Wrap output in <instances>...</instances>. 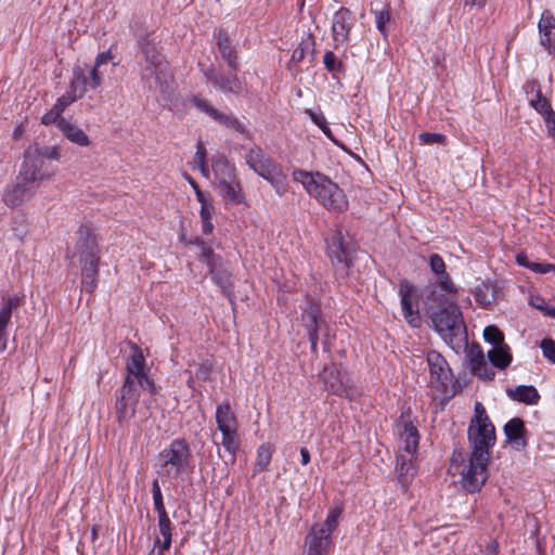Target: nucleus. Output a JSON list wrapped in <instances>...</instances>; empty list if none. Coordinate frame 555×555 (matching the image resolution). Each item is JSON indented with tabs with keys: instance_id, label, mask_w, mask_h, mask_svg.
<instances>
[{
	"instance_id": "nucleus-1",
	"label": "nucleus",
	"mask_w": 555,
	"mask_h": 555,
	"mask_svg": "<svg viewBox=\"0 0 555 555\" xmlns=\"http://www.w3.org/2000/svg\"><path fill=\"white\" fill-rule=\"evenodd\" d=\"M470 456L468 464L463 468L462 485L468 492L474 493L481 489L487 481L490 449L495 443V428L489 420L483 405L475 404V417L467 430Z\"/></svg>"
},
{
	"instance_id": "nucleus-2",
	"label": "nucleus",
	"mask_w": 555,
	"mask_h": 555,
	"mask_svg": "<svg viewBox=\"0 0 555 555\" xmlns=\"http://www.w3.org/2000/svg\"><path fill=\"white\" fill-rule=\"evenodd\" d=\"M427 313L433 322L434 328L448 344L465 334L462 312L456 305L454 296H447L437 291H430L426 300Z\"/></svg>"
},
{
	"instance_id": "nucleus-3",
	"label": "nucleus",
	"mask_w": 555,
	"mask_h": 555,
	"mask_svg": "<svg viewBox=\"0 0 555 555\" xmlns=\"http://www.w3.org/2000/svg\"><path fill=\"white\" fill-rule=\"evenodd\" d=\"M292 176L294 181L301 183L307 193L328 211L343 212L348 209L345 192L324 173L295 169Z\"/></svg>"
},
{
	"instance_id": "nucleus-4",
	"label": "nucleus",
	"mask_w": 555,
	"mask_h": 555,
	"mask_svg": "<svg viewBox=\"0 0 555 555\" xmlns=\"http://www.w3.org/2000/svg\"><path fill=\"white\" fill-rule=\"evenodd\" d=\"M39 168L38 157L28 156L27 160H23L15 182L3 193L2 199L8 207L15 208L28 202L35 195L40 183L50 178V172H41Z\"/></svg>"
},
{
	"instance_id": "nucleus-5",
	"label": "nucleus",
	"mask_w": 555,
	"mask_h": 555,
	"mask_svg": "<svg viewBox=\"0 0 555 555\" xmlns=\"http://www.w3.org/2000/svg\"><path fill=\"white\" fill-rule=\"evenodd\" d=\"M77 235L74 256H78L81 267V291L92 294L98 286L100 248L89 224H81Z\"/></svg>"
},
{
	"instance_id": "nucleus-6",
	"label": "nucleus",
	"mask_w": 555,
	"mask_h": 555,
	"mask_svg": "<svg viewBox=\"0 0 555 555\" xmlns=\"http://www.w3.org/2000/svg\"><path fill=\"white\" fill-rule=\"evenodd\" d=\"M137 44L142 59L145 62L141 78L149 81L154 77L155 83L159 87L162 93L166 92L168 87V75L166 74V62L160 49L158 48L153 33L146 29H139L134 34Z\"/></svg>"
},
{
	"instance_id": "nucleus-7",
	"label": "nucleus",
	"mask_w": 555,
	"mask_h": 555,
	"mask_svg": "<svg viewBox=\"0 0 555 555\" xmlns=\"http://www.w3.org/2000/svg\"><path fill=\"white\" fill-rule=\"evenodd\" d=\"M245 162L255 173L270 183L279 196L286 194L288 191L287 176L282 166L260 146H251L245 156Z\"/></svg>"
},
{
	"instance_id": "nucleus-8",
	"label": "nucleus",
	"mask_w": 555,
	"mask_h": 555,
	"mask_svg": "<svg viewBox=\"0 0 555 555\" xmlns=\"http://www.w3.org/2000/svg\"><path fill=\"white\" fill-rule=\"evenodd\" d=\"M162 462L160 466L165 469V476L168 478H178L192 469L193 455L191 447L185 438H176L170 444L158 453Z\"/></svg>"
},
{
	"instance_id": "nucleus-9",
	"label": "nucleus",
	"mask_w": 555,
	"mask_h": 555,
	"mask_svg": "<svg viewBox=\"0 0 555 555\" xmlns=\"http://www.w3.org/2000/svg\"><path fill=\"white\" fill-rule=\"evenodd\" d=\"M206 81L224 95L240 96L247 91L244 78L238 77L240 69L229 68L224 70L221 66L202 67L201 69Z\"/></svg>"
},
{
	"instance_id": "nucleus-10",
	"label": "nucleus",
	"mask_w": 555,
	"mask_h": 555,
	"mask_svg": "<svg viewBox=\"0 0 555 555\" xmlns=\"http://www.w3.org/2000/svg\"><path fill=\"white\" fill-rule=\"evenodd\" d=\"M300 309L301 324L305 327L308 339L310 341L311 353L317 358L319 332L323 330L326 331L325 336L327 337L328 324L324 318L319 299L307 297Z\"/></svg>"
},
{
	"instance_id": "nucleus-11",
	"label": "nucleus",
	"mask_w": 555,
	"mask_h": 555,
	"mask_svg": "<svg viewBox=\"0 0 555 555\" xmlns=\"http://www.w3.org/2000/svg\"><path fill=\"white\" fill-rule=\"evenodd\" d=\"M426 361L430 374V385L442 395L454 396L457 380L444 357L436 350H430L426 356Z\"/></svg>"
},
{
	"instance_id": "nucleus-12",
	"label": "nucleus",
	"mask_w": 555,
	"mask_h": 555,
	"mask_svg": "<svg viewBox=\"0 0 555 555\" xmlns=\"http://www.w3.org/2000/svg\"><path fill=\"white\" fill-rule=\"evenodd\" d=\"M140 400V389L131 375H126L121 387L116 390L115 412L119 424H122L137 413Z\"/></svg>"
},
{
	"instance_id": "nucleus-13",
	"label": "nucleus",
	"mask_w": 555,
	"mask_h": 555,
	"mask_svg": "<svg viewBox=\"0 0 555 555\" xmlns=\"http://www.w3.org/2000/svg\"><path fill=\"white\" fill-rule=\"evenodd\" d=\"M395 431L401 440L398 453L416 455L420 443V433L414 425L411 408L404 409L395 422Z\"/></svg>"
},
{
	"instance_id": "nucleus-14",
	"label": "nucleus",
	"mask_w": 555,
	"mask_h": 555,
	"mask_svg": "<svg viewBox=\"0 0 555 555\" xmlns=\"http://www.w3.org/2000/svg\"><path fill=\"white\" fill-rule=\"evenodd\" d=\"M190 102L201 112L208 115L211 119L218 122L220 126L231 129L243 135H248L249 131L247 127L232 113H225L215 107L208 100L199 96H192Z\"/></svg>"
},
{
	"instance_id": "nucleus-15",
	"label": "nucleus",
	"mask_w": 555,
	"mask_h": 555,
	"mask_svg": "<svg viewBox=\"0 0 555 555\" xmlns=\"http://www.w3.org/2000/svg\"><path fill=\"white\" fill-rule=\"evenodd\" d=\"M326 247L327 255L331 258L336 272L341 271L344 274H348V271L352 266V261L343 232L336 231L326 238Z\"/></svg>"
},
{
	"instance_id": "nucleus-16",
	"label": "nucleus",
	"mask_w": 555,
	"mask_h": 555,
	"mask_svg": "<svg viewBox=\"0 0 555 555\" xmlns=\"http://www.w3.org/2000/svg\"><path fill=\"white\" fill-rule=\"evenodd\" d=\"M206 253L210 255V257L204 261L208 267L212 282L220 287L224 296L231 297L234 293L232 273L228 270L225 262L220 255L209 250H206Z\"/></svg>"
},
{
	"instance_id": "nucleus-17",
	"label": "nucleus",
	"mask_w": 555,
	"mask_h": 555,
	"mask_svg": "<svg viewBox=\"0 0 555 555\" xmlns=\"http://www.w3.org/2000/svg\"><path fill=\"white\" fill-rule=\"evenodd\" d=\"M356 24V16L350 9L341 7L332 18V35L335 48L346 43L350 38V31Z\"/></svg>"
},
{
	"instance_id": "nucleus-18",
	"label": "nucleus",
	"mask_w": 555,
	"mask_h": 555,
	"mask_svg": "<svg viewBox=\"0 0 555 555\" xmlns=\"http://www.w3.org/2000/svg\"><path fill=\"white\" fill-rule=\"evenodd\" d=\"M320 378L323 380L325 390L330 391L335 396H347L348 385L345 378V373L340 366L336 363L324 366L320 373Z\"/></svg>"
},
{
	"instance_id": "nucleus-19",
	"label": "nucleus",
	"mask_w": 555,
	"mask_h": 555,
	"mask_svg": "<svg viewBox=\"0 0 555 555\" xmlns=\"http://www.w3.org/2000/svg\"><path fill=\"white\" fill-rule=\"evenodd\" d=\"M216 46L220 54L221 60L227 64L229 68L240 69L238 63V51L232 43V39L224 28H219L214 33Z\"/></svg>"
},
{
	"instance_id": "nucleus-20",
	"label": "nucleus",
	"mask_w": 555,
	"mask_h": 555,
	"mask_svg": "<svg viewBox=\"0 0 555 555\" xmlns=\"http://www.w3.org/2000/svg\"><path fill=\"white\" fill-rule=\"evenodd\" d=\"M506 437L505 442L515 451H522L528 446L527 428L525 422L520 417H513L503 427Z\"/></svg>"
},
{
	"instance_id": "nucleus-21",
	"label": "nucleus",
	"mask_w": 555,
	"mask_h": 555,
	"mask_svg": "<svg viewBox=\"0 0 555 555\" xmlns=\"http://www.w3.org/2000/svg\"><path fill=\"white\" fill-rule=\"evenodd\" d=\"M467 359L472 373L485 382L494 379L495 372L488 366L481 347L473 344L467 350Z\"/></svg>"
},
{
	"instance_id": "nucleus-22",
	"label": "nucleus",
	"mask_w": 555,
	"mask_h": 555,
	"mask_svg": "<svg viewBox=\"0 0 555 555\" xmlns=\"http://www.w3.org/2000/svg\"><path fill=\"white\" fill-rule=\"evenodd\" d=\"M315 38L311 33H306L298 43L297 48L294 49L291 60L287 63L289 70L298 72L297 66L305 57L309 56V62L313 63L315 60L317 48Z\"/></svg>"
},
{
	"instance_id": "nucleus-23",
	"label": "nucleus",
	"mask_w": 555,
	"mask_h": 555,
	"mask_svg": "<svg viewBox=\"0 0 555 555\" xmlns=\"http://www.w3.org/2000/svg\"><path fill=\"white\" fill-rule=\"evenodd\" d=\"M331 542L332 538L328 533H325V528L313 525L305 540L308 546L307 555H325L330 548Z\"/></svg>"
},
{
	"instance_id": "nucleus-24",
	"label": "nucleus",
	"mask_w": 555,
	"mask_h": 555,
	"mask_svg": "<svg viewBox=\"0 0 555 555\" xmlns=\"http://www.w3.org/2000/svg\"><path fill=\"white\" fill-rule=\"evenodd\" d=\"M416 455L398 453L396 456V473L398 482L405 491L417 473Z\"/></svg>"
},
{
	"instance_id": "nucleus-25",
	"label": "nucleus",
	"mask_w": 555,
	"mask_h": 555,
	"mask_svg": "<svg viewBox=\"0 0 555 555\" xmlns=\"http://www.w3.org/2000/svg\"><path fill=\"white\" fill-rule=\"evenodd\" d=\"M414 293V286L408 281H402L399 287V295L401 297V308L405 321L412 327H418L422 323L418 310H413L412 294Z\"/></svg>"
},
{
	"instance_id": "nucleus-26",
	"label": "nucleus",
	"mask_w": 555,
	"mask_h": 555,
	"mask_svg": "<svg viewBox=\"0 0 555 555\" xmlns=\"http://www.w3.org/2000/svg\"><path fill=\"white\" fill-rule=\"evenodd\" d=\"M507 397L516 402L534 405L540 400L537 388L532 385H519L515 388L506 389Z\"/></svg>"
},
{
	"instance_id": "nucleus-27",
	"label": "nucleus",
	"mask_w": 555,
	"mask_h": 555,
	"mask_svg": "<svg viewBox=\"0 0 555 555\" xmlns=\"http://www.w3.org/2000/svg\"><path fill=\"white\" fill-rule=\"evenodd\" d=\"M132 354L126 364L127 375H131L133 379L143 377L149 372L142 349L134 343H130Z\"/></svg>"
},
{
	"instance_id": "nucleus-28",
	"label": "nucleus",
	"mask_w": 555,
	"mask_h": 555,
	"mask_svg": "<svg viewBox=\"0 0 555 555\" xmlns=\"http://www.w3.org/2000/svg\"><path fill=\"white\" fill-rule=\"evenodd\" d=\"M524 88L527 93H534V98L530 100L529 104L538 113L544 116L548 112L553 111L551 102L542 94L541 85L539 81H528Z\"/></svg>"
},
{
	"instance_id": "nucleus-29",
	"label": "nucleus",
	"mask_w": 555,
	"mask_h": 555,
	"mask_svg": "<svg viewBox=\"0 0 555 555\" xmlns=\"http://www.w3.org/2000/svg\"><path fill=\"white\" fill-rule=\"evenodd\" d=\"M215 417L218 430L238 428L237 417L233 412L229 400H224L222 403L217 405Z\"/></svg>"
},
{
	"instance_id": "nucleus-30",
	"label": "nucleus",
	"mask_w": 555,
	"mask_h": 555,
	"mask_svg": "<svg viewBox=\"0 0 555 555\" xmlns=\"http://www.w3.org/2000/svg\"><path fill=\"white\" fill-rule=\"evenodd\" d=\"M57 128L70 142L79 146H88L90 144V140L87 133L78 126L72 124L69 120L61 118L57 121Z\"/></svg>"
},
{
	"instance_id": "nucleus-31",
	"label": "nucleus",
	"mask_w": 555,
	"mask_h": 555,
	"mask_svg": "<svg viewBox=\"0 0 555 555\" xmlns=\"http://www.w3.org/2000/svg\"><path fill=\"white\" fill-rule=\"evenodd\" d=\"M89 77L86 75L82 68L76 67L73 70V78L69 83V90L67 91V95L74 98V101L80 99L85 95L88 90Z\"/></svg>"
},
{
	"instance_id": "nucleus-32",
	"label": "nucleus",
	"mask_w": 555,
	"mask_h": 555,
	"mask_svg": "<svg viewBox=\"0 0 555 555\" xmlns=\"http://www.w3.org/2000/svg\"><path fill=\"white\" fill-rule=\"evenodd\" d=\"M28 156L33 157V158L38 157L40 160L39 171L48 172L47 169L44 168V159L47 158V159L59 160L61 157V152L57 146H44L42 149L29 147V149L25 150L23 160H27Z\"/></svg>"
},
{
	"instance_id": "nucleus-33",
	"label": "nucleus",
	"mask_w": 555,
	"mask_h": 555,
	"mask_svg": "<svg viewBox=\"0 0 555 555\" xmlns=\"http://www.w3.org/2000/svg\"><path fill=\"white\" fill-rule=\"evenodd\" d=\"M487 356L490 363L499 370L507 369L513 360L511 348L507 344L492 347Z\"/></svg>"
},
{
	"instance_id": "nucleus-34",
	"label": "nucleus",
	"mask_w": 555,
	"mask_h": 555,
	"mask_svg": "<svg viewBox=\"0 0 555 555\" xmlns=\"http://www.w3.org/2000/svg\"><path fill=\"white\" fill-rule=\"evenodd\" d=\"M220 195L231 205H237L244 202L242 185L240 181L222 182L217 184Z\"/></svg>"
},
{
	"instance_id": "nucleus-35",
	"label": "nucleus",
	"mask_w": 555,
	"mask_h": 555,
	"mask_svg": "<svg viewBox=\"0 0 555 555\" xmlns=\"http://www.w3.org/2000/svg\"><path fill=\"white\" fill-rule=\"evenodd\" d=\"M212 170L216 184H220L227 181H235V167L231 165L224 157H220L212 163Z\"/></svg>"
},
{
	"instance_id": "nucleus-36",
	"label": "nucleus",
	"mask_w": 555,
	"mask_h": 555,
	"mask_svg": "<svg viewBox=\"0 0 555 555\" xmlns=\"http://www.w3.org/2000/svg\"><path fill=\"white\" fill-rule=\"evenodd\" d=\"M74 101V98H70L67 94L62 95L56 100V103L52 106L50 111H48L42 117L41 122L43 125H51L57 122L61 118V114L64 109L69 106Z\"/></svg>"
},
{
	"instance_id": "nucleus-37",
	"label": "nucleus",
	"mask_w": 555,
	"mask_h": 555,
	"mask_svg": "<svg viewBox=\"0 0 555 555\" xmlns=\"http://www.w3.org/2000/svg\"><path fill=\"white\" fill-rule=\"evenodd\" d=\"M237 430L238 428L220 430L222 435L221 444L223 449L230 454L232 463L235 462L236 452L240 447V436Z\"/></svg>"
},
{
	"instance_id": "nucleus-38",
	"label": "nucleus",
	"mask_w": 555,
	"mask_h": 555,
	"mask_svg": "<svg viewBox=\"0 0 555 555\" xmlns=\"http://www.w3.org/2000/svg\"><path fill=\"white\" fill-rule=\"evenodd\" d=\"M475 300L481 305L483 308L489 307L496 298L495 287L487 282H481L475 292H474Z\"/></svg>"
},
{
	"instance_id": "nucleus-39",
	"label": "nucleus",
	"mask_w": 555,
	"mask_h": 555,
	"mask_svg": "<svg viewBox=\"0 0 555 555\" xmlns=\"http://www.w3.org/2000/svg\"><path fill=\"white\" fill-rule=\"evenodd\" d=\"M272 457V448L270 444H261L257 450L255 462V474L267 470Z\"/></svg>"
},
{
	"instance_id": "nucleus-40",
	"label": "nucleus",
	"mask_w": 555,
	"mask_h": 555,
	"mask_svg": "<svg viewBox=\"0 0 555 555\" xmlns=\"http://www.w3.org/2000/svg\"><path fill=\"white\" fill-rule=\"evenodd\" d=\"M375 18V26L384 39L388 37L387 24L390 22V12L388 9L371 10Z\"/></svg>"
},
{
	"instance_id": "nucleus-41",
	"label": "nucleus",
	"mask_w": 555,
	"mask_h": 555,
	"mask_svg": "<svg viewBox=\"0 0 555 555\" xmlns=\"http://www.w3.org/2000/svg\"><path fill=\"white\" fill-rule=\"evenodd\" d=\"M538 27L542 34L541 38H552V30L555 29V16L548 10H545L541 15Z\"/></svg>"
},
{
	"instance_id": "nucleus-42",
	"label": "nucleus",
	"mask_w": 555,
	"mask_h": 555,
	"mask_svg": "<svg viewBox=\"0 0 555 555\" xmlns=\"http://www.w3.org/2000/svg\"><path fill=\"white\" fill-rule=\"evenodd\" d=\"M483 338L493 347L505 345L503 332L495 325H488L483 330Z\"/></svg>"
},
{
	"instance_id": "nucleus-43",
	"label": "nucleus",
	"mask_w": 555,
	"mask_h": 555,
	"mask_svg": "<svg viewBox=\"0 0 555 555\" xmlns=\"http://www.w3.org/2000/svg\"><path fill=\"white\" fill-rule=\"evenodd\" d=\"M437 276H438V282L436 285L433 286L431 291L435 289V291L439 292L437 288H440L441 291L448 293V294H446L447 296L455 297L456 287H455L454 283L452 282L450 274L448 272H444Z\"/></svg>"
},
{
	"instance_id": "nucleus-44",
	"label": "nucleus",
	"mask_w": 555,
	"mask_h": 555,
	"mask_svg": "<svg viewBox=\"0 0 555 555\" xmlns=\"http://www.w3.org/2000/svg\"><path fill=\"white\" fill-rule=\"evenodd\" d=\"M323 64L325 69L330 73H341L345 69L344 63L330 50L324 53Z\"/></svg>"
},
{
	"instance_id": "nucleus-45",
	"label": "nucleus",
	"mask_w": 555,
	"mask_h": 555,
	"mask_svg": "<svg viewBox=\"0 0 555 555\" xmlns=\"http://www.w3.org/2000/svg\"><path fill=\"white\" fill-rule=\"evenodd\" d=\"M341 508L336 507L328 512L326 519L324 520L323 525H319V527L325 528V533H328L332 538V533L337 528L339 518L341 516Z\"/></svg>"
},
{
	"instance_id": "nucleus-46",
	"label": "nucleus",
	"mask_w": 555,
	"mask_h": 555,
	"mask_svg": "<svg viewBox=\"0 0 555 555\" xmlns=\"http://www.w3.org/2000/svg\"><path fill=\"white\" fill-rule=\"evenodd\" d=\"M418 139L423 144H427V145H431V144H436V143L441 144V145L447 144V137L444 134L436 133V132H422V133H420Z\"/></svg>"
},
{
	"instance_id": "nucleus-47",
	"label": "nucleus",
	"mask_w": 555,
	"mask_h": 555,
	"mask_svg": "<svg viewBox=\"0 0 555 555\" xmlns=\"http://www.w3.org/2000/svg\"><path fill=\"white\" fill-rule=\"evenodd\" d=\"M212 367L214 365L209 360L198 363L196 364L194 376L199 380L206 382L211 376Z\"/></svg>"
},
{
	"instance_id": "nucleus-48",
	"label": "nucleus",
	"mask_w": 555,
	"mask_h": 555,
	"mask_svg": "<svg viewBox=\"0 0 555 555\" xmlns=\"http://www.w3.org/2000/svg\"><path fill=\"white\" fill-rule=\"evenodd\" d=\"M147 373L143 374V377H138L135 383H138L139 389H146L151 396H155L158 392V387Z\"/></svg>"
},
{
	"instance_id": "nucleus-49",
	"label": "nucleus",
	"mask_w": 555,
	"mask_h": 555,
	"mask_svg": "<svg viewBox=\"0 0 555 555\" xmlns=\"http://www.w3.org/2000/svg\"><path fill=\"white\" fill-rule=\"evenodd\" d=\"M428 263L431 272L436 275L447 272L444 260L439 254L429 255Z\"/></svg>"
},
{
	"instance_id": "nucleus-50",
	"label": "nucleus",
	"mask_w": 555,
	"mask_h": 555,
	"mask_svg": "<svg viewBox=\"0 0 555 555\" xmlns=\"http://www.w3.org/2000/svg\"><path fill=\"white\" fill-rule=\"evenodd\" d=\"M158 528L159 533L163 538L169 537L170 539H172V524L168 514L162 513V515H158Z\"/></svg>"
},
{
	"instance_id": "nucleus-51",
	"label": "nucleus",
	"mask_w": 555,
	"mask_h": 555,
	"mask_svg": "<svg viewBox=\"0 0 555 555\" xmlns=\"http://www.w3.org/2000/svg\"><path fill=\"white\" fill-rule=\"evenodd\" d=\"M543 356L548 359L552 363H555V340L551 338H544L540 345Z\"/></svg>"
},
{
	"instance_id": "nucleus-52",
	"label": "nucleus",
	"mask_w": 555,
	"mask_h": 555,
	"mask_svg": "<svg viewBox=\"0 0 555 555\" xmlns=\"http://www.w3.org/2000/svg\"><path fill=\"white\" fill-rule=\"evenodd\" d=\"M190 244H193V245H196L197 247L201 248V256H199V260H206L207 258L210 257V255H208L206 253V250H209V251H214L207 244L206 242L201 238V237H195L194 240L190 241L189 242Z\"/></svg>"
},
{
	"instance_id": "nucleus-53",
	"label": "nucleus",
	"mask_w": 555,
	"mask_h": 555,
	"mask_svg": "<svg viewBox=\"0 0 555 555\" xmlns=\"http://www.w3.org/2000/svg\"><path fill=\"white\" fill-rule=\"evenodd\" d=\"M306 114L311 118V120L321 129V127L327 124V120L322 112H314L311 108L306 109Z\"/></svg>"
},
{
	"instance_id": "nucleus-54",
	"label": "nucleus",
	"mask_w": 555,
	"mask_h": 555,
	"mask_svg": "<svg viewBox=\"0 0 555 555\" xmlns=\"http://www.w3.org/2000/svg\"><path fill=\"white\" fill-rule=\"evenodd\" d=\"M99 68L100 66L94 65L90 72L89 85L91 89H95L102 83V74Z\"/></svg>"
},
{
	"instance_id": "nucleus-55",
	"label": "nucleus",
	"mask_w": 555,
	"mask_h": 555,
	"mask_svg": "<svg viewBox=\"0 0 555 555\" xmlns=\"http://www.w3.org/2000/svg\"><path fill=\"white\" fill-rule=\"evenodd\" d=\"M550 137L555 139V112L551 111L543 116Z\"/></svg>"
},
{
	"instance_id": "nucleus-56",
	"label": "nucleus",
	"mask_w": 555,
	"mask_h": 555,
	"mask_svg": "<svg viewBox=\"0 0 555 555\" xmlns=\"http://www.w3.org/2000/svg\"><path fill=\"white\" fill-rule=\"evenodd\" d=\"M21 306V299L18 297H9L4 300L3 306L1 307V311H5L12 315L13 309H16Z\"/></svg>"
},
{
	"instance_id": "nucleus-57",
	"label": "nucleus",
	"mask_w": 555,
	"mask_h": 555,
	"mask_svg": "<svg viewBox=\"0 0 555 555\" xmlns=\"http://www.w3.org/2000/svg\"><path fill=\"white\" fill-rule=\"evenodd\" d=\"M171 542H172V539H170L169 537L163 538V541H160L159 538H156V540L154 541V548L155 547L158 548L157 555H163L164 551H166L170 547Z\"/></svg>"
},
{
	"instance_id": "nucleus-58",
	"label": "nucleus",
	"mask_w": 555,
	"mask_h": 555,
	"mask_svg": "<svg viewBox=\"0 0 555 555\" xmlns=\"http://www.w3.org/2000/svg\"><path fill=\"white\" fill-rule=\"evenodd\" d=\"M199 215L202 220H211L212 216L215 215V207L211 203L204 204L201 206Z\"/></svg>"
},
{
	"instance_id": "nucleus-59",
	"label": "nucleus",
	"mask_w": 555,
	"mask_h": 555,
	"mask_svg": "<svg viewBox=\"0 0 555 555\" xmlns=\"http://www.w3.org/2000/svg\"><path fill=\"white\" fill-rule=\"evenodd\" d=\"M153 504L157 515H162V513L168 514L165 508L163 493H159L158 495L155 494V496H153Z\"/></svg>"
},
{
	"instance_id": "nucleus-60",
	"label": "nucleus",
	"mask_w": 555,
	"mask_h": 555,
	"mask_svg": "<svg viewBox=\"0 0 555 555\" xmlns=\"http://www.w3.org/2000/svg\"><path fill=\"white\" fill-rule=\"evenodd\" d=\"M206 160V149L202 142H198L196 146V153L194 156V163L196 165L205 164Z\"/></svg>"
},
{
	"instance_id": "nucleus-61",
	"label": "nucleus",
	"mask_w": 555,
	"mask_h": 555,
	"mask_svg": "<svg viewBox=\"0 0 555 555\" xmlns=\"http://www.w3.org/2000/svg\"><path fill=\"white\" fill-rule=\"evenodd\" d=\"M112 60H113V54H112L111 50H107V51L101 52L96 55L94 65L101 67L103 64H107Z\"/></svg>"
},
{
	"instance_id": "nucleus-62",
	"label": "nucleus",
	"mask_w": 555,
	"mask_h": 555,
	"mask_svg": "<svg viewBox=\"0 0 555 555\" xmlns=\"http://www.w3.org/2000/svg\"><path fill=\"white\" fill-rule=\"evenodd\" d=\"M530 305L532 307H534L535 309H538L539 311H541L543 314L545 313L548 305L545 302L544 298L540 297V296H537V297H532L530 299Z\"/></svg>"
},
{
	"instance_id": "nucleus-63",
	"label": "nucleus",
	"mask_w": 555,
	"mask_h": 555,
	"mask_svg": "<svg viewBox=\"0 0 555 555\" xmlns=\"http://www.w3.org/2000/svg\"><path fill=\"white\" fill-rule=\"evenodd\" d=\"M551 268H552V263H547V262H533V264H531V271H533L535 273H541V274L551 272Z\"/></svg>"
},
{
	"instance_id": "nucleus-64",
	"label": "nucleus",
	"mask_w": 555,
	"mask_h": 555,
	"mask_svg": "<svg viewBox=\"0 0 555 555\" xmlns=\"http://www.w3.org/2000/svg\"><path fill=\"white\" fill-rule=\"evenodd\" d=\"M516 262L518 266L527 268L529 270H531V264H533V261H530L528 256L522 251L516 255Z\"/></svg>"
}]
</instances>
